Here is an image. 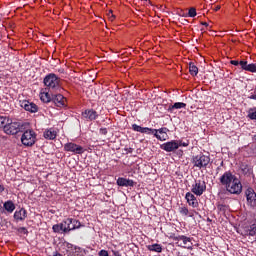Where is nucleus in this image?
I'll return each instance as SVG.
<instances>
[{
	"label": "nucleus",
	"instance_id": "obj_32",
	"mask_svg": "<svg viewBox=\"0 0 256 256\" xmlns=\"http://www.w3.org/2000/svg\"><path fill=\"white\" fill-rule=\"evenodd\" d=\"M66 248L70 249V251H75L76 253H78L79 250L81 249L79 246H75L69 242H66Z\"/></svg>",
	"mask_w": 256,
	"mask_h": 256
},
{
	"label": "nucleus",
	"instance_id": "obj_21",
	"mask_svg": "<svg viewBox=\"0 0 256 256\" xmlns=\"http://www.w3.org/2000/svg\"><path fill=\"white\" fill-rule=\"evenodd\" d=\"M232 176H233V172L229 170L224 172L223 175L219 178L220 185H222V187H225V185L229 182Z\"/></svg>",
	"mask_w": 256,
	"mask_h": 256
},
{
	"label": "nucleus",
	"instance_id": "obj_40",
	"mask_svg": "<svg viewBox=\"0 0 256 256\" xmlns=\"http://www.w3.org/2000/svg\"><path fill=\"white\" fill-rule=\"evenodd\" d=\"M98 256H109V252L107 250H100Z\"/></svg>",
	"mask_w": 256,
	"mask_h": 256
},
{
	"label": "nucleus",
	"instance_id": "obj_23",
	"mask_svg": "<svg viewBox=\"0 0 256 256\" xmlns=\"http://www.w3.org/2000/svg\"><path fill=\"white\" fill-rule=\"evenodd\" d=\"M148 251H152L154 253H162L163 252V246L161 244H151L146 246Z\"/></svg>",
	"mask_w": 256,
	"mask_h": 256
},
{
	"label": "nucleus",
	"instance_id": "obj_16",
	"mask_svg": "<svg viewBox=\"0 0 256 256\" xmlns=\"http://www.w3.org/2000/svg\"><path fill=\"white\" fill-rule=\"evenodd\" d=\"M83 119H86L87 121H95L97 117H99V113L93 109H86L82 112Z\"/></svg>",
	"mask_w": 256,
	"mask_h": 256
},
{
	"label": "nucleus",
	"instance_id": "obj_10",
	"mask_svg": "<svg viewBox=\"0 0 256 256\" xmlns=\"http://www.w3.org/2000/svg\"><path fill=\"white\" fill-rule=\"evenodd\" d=\"M246 205L251 209L256 207V192L253 188L249 187L245 190Z\"/></svg>",
	"mask_w": 256,
	"mask_h": 256
},
{
	"label": "nucleus",
	"instance_id": "obj_35",
	"mask_svg": "<svg viewBox=\"0 0 256 256\" xmlns=\"http://www.w3.org/2000/svg\"><path fill=\"white\" fill-rule=\"evenodd\" d=\"M246 69L249 70V73H256V63H251Z\"/></svg>",
	"mask_w": 256,
	"mask_h": 256
},
{
	"label": "nucleus",
	"instance_id": "obj_44",
	"mask_svg": "<svg viewBox=\"0 0 256 256\" xmlns=\"http://www.w3.org/2000/svg\"><path fill=\"white\" fill-rule=\"evenodd\" d=\"M3 191H5V186L0 184V193H3Z\"/></svg>",
	"mask_w": 256,
	"mask_h": 256
},
{
	"label": "nucleus",
	"instance_id": "obj_13",
	"mask_svg": "<svg viewBox=\"0 0 256 256\" xmlns=\"http://www.w3.org/2000/svg\"><path fill=\"white\" fill-rule=\"evenodd\" d=\"M20 106L22 107V109L28 111L29 113H37V111H39V107L37 106V104L29 100L20 101Z\"/></svg>",
	"mask_w": 256,
	"mask_h": 256
},
{
	"label": "nucleus",
	"instance_id": "obj_14",
	"mask_svg": "<svg viewBox=\"0 0 256 256\" xmlns=\"http://www.w3.org/2000/svg\"><path fill=\"white\" fill-rule=\"evenodd\" d=\"M133 131L137 133H145L146 135H154L157 133V129L149 128V127H141L137 124H132Z\"/></svg>",
	"mask_w": 256,
	"mask_h": 256
},
{
	"label": "nucleus",
	"instance_id": "obj_29",
	"mask_svg": "<svg viewBox=\"0 0 256 256\" xmlns=\"http://www.w3.org/2000/svg\"><path fill=\"white\" fill-rule=\"evenodd\" d=\"M182 17H197V9L195 7L189 8L188 13L183 14Z\"/></svg>",
	"mask_w": 256,
	"mask_h": 256
},
{
	"label": "nucleus",
	"instance_id": "obj_22",
	"mask_svg": "<svg viewBox=\"0 0 256 256\" xmlns=\"http://www.w3.org/2000/svg\"><path fill=\"white\" fill-rule=\"evenodd\" d=\"M14 219L16 221H25L27 219V210L25 208L20 209L14 213Z\"/></svg>",
	"mask_w": 256,
	"mask_h": 256
},
{
	"label": "nucleus",
	"instance_id": "obj_28",
	"mask_svg": "<svg viewBox=\"0 0 256 256\" xmlns=\"http://www.w3.org/2000/svg\"><path fill=\"white\" fill-rule=\"evenodd\" d=\"M187 107L186 103L183 102H176L173 105H170L168 111L173 112L174 109H185Z\"/></svg>",
	"mask_w": 256,
	"mask_h": 256
},
{
	"label": "nucleus",
	"instance_id": "obj_34",
	"mask_svg": "<svg viewBox=\"0 0 256 256\" xmlns=\"http://www.w3.org/2000/svg\"><path fill=\"white\" fill-rule=\"evenodd\" d=\"M178 149L179 147H189V140L183 142V140H177Z\"/></svg>",
	"mask_w": 256,
	"mask_h": 256
},
{
	"label": "nucleus",
	"instance_id": "obj_36",
	"mask_svg": "<svg viewBox=\"0 0 256 256\" xmlns=\"http://www.w3.org/2000/svg\"><path fill=\"white\" fill-rule=\"evenodd\" d=\"M18 233H21L22 235H29V230L25 227L18 228Z\"/></svg>",
	"mask_w": 256,
	"mask_h": 256
},
{
	"label": "nucleus",
	"instance_id": "obj_43",
	"mask_svg": "<svg viewBox=\"0 0 256 256\" xmlns=\"http://www.w3.org/2000/svg\"><path fill=\"white\" fill-rule=\"evenodd\" d=\"M127 154L133 153V148H125Z\"/></svg>",
	"mask_w": 256,
	"mask_h": 256
},
{
	"label": "nucleus",
	"instance_id": "obj_42",
	"mask_svg": "<svg viewBox=\"0 0 256 256\" xmlns=\"http://www.w3.org/2000/svg\"><path fill=\"white\" fill-rule=\"evenodd\" d=\"M248 99H252V100L256 101V89H255V94L248 96Z\"/></svg>",
	"mask_w": 256,
	"mask_h": 256
},
{
	"label": "nucleus",
	"instance_id": "obj_12",
	"mask_svg": "<svg viewBox=\"0 0 256 256\" xmlns=\"http://www.w3.org/2000/svg\"><path fill=\"white\" fill-rule=\"evenodd\" d=\"M160 149H162V151H166V153H173V151H177V149H179V144H177V140H171L161 144Z\"/></svg>",
	"mask_w": 256,
	"mask_h": 256
},
{
	"label": "nucleus",
	"instance_id": "obj_45",
	"mask_svg": "<svg viewBox=\"0 0 256 256\" xmlns=\"http://www.w3.org/2000/svg\"><path fill=\"white\" fill-rule=\"evenodd\" d=\"M53 256H63V255L56 251V252H53Z\"/></svg>",
	"mask_w": 256,
	"mask_h": 256
},
{
	"label": "nucleus",
	"instance_id": "obj_11",
	"mask_svg": "<svg viewBox=\"0 0 256 256\" xmlns=\"http://www.w3.org/2000/svg\"><path fill=\"white\" fill-rule=\"evenodd\" d=\"M64 151L74 153L75 155H83V153H85V149L82 146L73 142L66 143L64 145Z\"/></svg>",
	"mask_w": 256,
	"mask_h": 256
},
{
	"label": "nucleus",
	"instance_id": "obj_1",
	"mask_svg": "<svg viewBox=\"0 0 256 256\" xmlns=\"http://www.w3.org/2000/svg\"><path fill=\"white\" fill-rule=\"evenodd\" d=\"M75 229H81V222L75 218H67L61 223L52 226V231L59 235H67L71 231H75Z\"/></svg>",
	"mask_w": 256,
	"mask_h": 256
},
{
	"label": "nucleus",
	"instance_id": "obj_37",
	"mask_svg": "<svg viewBox=\"0 0 256 256\" xmlns=\"http://www.w3.org/2000/svg\"><path fill=\"white\" fill-rule=\"evenodd\" d=\"M236 179H237V177L235 176V174H232L230 180H228L227 184L224 186L225 189L228 188V187L231 185V183H232L234 180H236Z\"/></svg>",
	"mask_w": 256,
	"mask_h": 256
},
{
	"label": "nucleus",
	"instance_id": "obj_49",
	"mask_svg": "<svg viewBox=\"0 0 256 256\" xmlns=\"http://www.w3.org/2000/svg\"><path fill=\"white\" fill-rule=\"evenodd\" d=\"M1 208H2V206H1V204H0V210H1Z\"/></svg>",
	"mask_w": 256,
	"mask_h": 256
},
{
	"label": "nucleus",
	"instance_id": "obj_15",
	"mask_svg": "<svg viewBox=\"0 0 256 256\" xmlns=\"http://www.w3.org/2000/svg\"><path fill=\"white\" fill-rule=\"evenodd\" d=\"M157 132H155L154 137L158 139V141H167L169 139V128L167 127H162L159 129H156Z\"/></svg>",
	"mask_w": 256,
	"mask_h": 256
},
{
	"label": "nucleus",
	"instance_id": "obj_46",
	"mask_svg": "<svg viewBox=\"0 0 256 256\" xmlns=\"http://www.w3.org/2000/svg\"><path fill=\"white\" fill-rule=\"evenodd\" d=\"M201 25H203L204 27H209V23L207 22H201Z\"/></svg>",
	"mask_w": 256,
	"mask_h": 256
},
{
	"label": "nucleus",
	"instance_id": "obj_5",
	"mask_svg": "<svg viewBox=\"0 0 256 256\" xmlns=\"http://www.w3.org/2000/svg\"><path fill=\"white\" fill-rule=\"evenodd\" d=\"M37 141V134L33 130H26L21 136L22 145L25 147H33Z\"/></svg>",
	"mask_w": 256,
	"mask_h": 256
},
{
	"label": "nucleus",
	"instance_id": "obj_39",
	"mask_svg": "<svg viewBox=\"0 0 256 256\" xmlns=\"http://www.w3.org/2000/svg\"><path fill=\"white\" fill-rule=\"evenodd\" d=\"M107 15L110 21H115V15L113 14V10H109Z\"/></svg>",
	"mask_w": 256,
	"mask_h": 256
},
{
	"label": "nucleus",
	"instance_id": "obj_41",
	"mask_svg": "<svg viewBox=\"0 0 256 256\" xmlns=\"http://www.w3.org/2000/svg\"><path fill=\"white\" fill-rule=\"evenodd\" d=\"M99 133L100 135H107L108 133L107 128H100Z\"/></svg>",
	"mask_w": 256,
	"mask_h": 256
},
{
	"label": "nucleus",
	"instance_id": "obj_18",
	"mask_svg": "<svg viewBox=\"0 0 256 256\" xmlns=\"http://www.w3.org/2000/svg\"><path fill=\"white\" fill-rule=\"evenodd\" d=\"M185 199L190 207H193L194 209H196V207H199V202L197 201V197H195V194L187 192L185 195Z\"/></svg>",
	"mask_w": 256,
	"mask_h": 256
},
{
	"label": "nucleus",
	"instance_id": "obj_38",
	"mask_svg": "<svg viewBox=\"0 0 256 256\" xmlns=\"http://www.w3.org/2000/svg\"><path fill=\"white\" fill-rule=\"evenodd\" d=\"M7 121V116H0V128L3 127Z\"/></svg>",
	"mask_w": 256,
	"mask_h": 256
},
{
	"label": "nucleus",
	"instance_id": "obj_30",
	"mask_svg": "<svg viewBox=\"0 0 256 256\" xmlns=\"http://www.w3.org/2000/svg\"><path fill=\"white\" fill-rule=\"evenodd\" d=\"M248 119H251V121H256V107L248 110Z\"/></svg>",
	"mask_w": 256,
	"mask_h": 256
},
{
	"label": "nucleus",
	"instance_id": "obj_33",
	"mask_svg": "<svg viewBox=\"0 0 256 256\" xmlns=\"http://www.w3.org/2000/svg\"><path fill=\"white\" fill-rule=\"evenodd\" d=\"M179 214L187 217L189 215V209L187 207H179Z\"/></svg>",
	"mask_w": 256,
	"mask_h": 256
},
{
	"label": "nucleus",
	"instance_id": "obj_3",
	"mask_svg": "<svg viewBox=\"0 0 256 256\" xmlns=\"http://www.w3.org/2000/svg\"><path fill=\"white\" fill-rule=\"evenodd\" d=\"M209 163H211V157L203 153L192 157V165L196 167V169H207Z\"/></svg>",
	"mask_w": 256,
	"mask_h": 256
},
{
	"label": "nucleus",
	"instance_id": "obj_7",
	"mask_svg": "<svg viewBox=\"0 0 256 256\" xmlns=\"http://www.w3.org/2000/svg\"><path fill=\"white\" fill-rule=\"evenodd\" d=\"M230 195H241L243 193V184L239 178L233 180V182L225 188Z\"/></svg>",
	"mask_w": 256,
	"mask_h": 256
},
{
	"label": "nucleus",
	"instance_id": "obj_2",
	"mask_svg": "<svg viewBox=\"0 0 256 256\" xmlns=\"http://www.w3.org/2000/svg\"><path fill=\"white\" fill-rule=\"evenodd\" d=\"M45 91L48 93H63L64 89L61 85V78L55 73L47 74L43 79Z\"/></svg>",
	"mask_w": 256,
	"mask_h": 256
},
{
	"label": "nucleus",
	"instance_id": "obj_26",
	"mask_svg": "<svg viewBox=\"0 0 256 256\" xmlns=\"http://www.w3.org/2000/svg\"><path fill=\"white\" fill-rule=\"evenodd\" d=\"M189 73L192 77H197L199 74V68L193 62L189 63Z\"/></svg>",
	"mask_w": 256,
	"mask_h": 256
},
{
	"label": "nucleus",
	"instance_id": "obj_20",
	"mask_svg": "<svg viewBox=\"0 0 256 256\" xmlns=\"http://www.w3.org/2000/svg\"><path fill=\"white\" fill-rule=\"evenodd\" d=\"M240 171L245 177H251V175H253V166L249 164H241Z\"/></svg>",
	"mask_w": 256,
	"mask_h": 256
},
{
	"label": "nucleus",
	"instance_id": "obj_48",
	"mask_svg": "<svg viewBox=\"0 0 256 256\" xmlns=\"http://www.w3.org/2000/svg\"><path fill=\"white\" fill-rule=\"evenodd\" d=\"M219 9H221V6L216 7V11H219Z\"/></svg>",
	"mask_w": 256,
	"mask_h": 256
},
{
	"label": "nucleus",
	"instance_id": "obj_24",
	"mask_svg": "<svg viewBox=\"0 0 256 256\" xmlns=\"http://www.w3.org/2000/svg\"><path fill=\"white\" fill-rule=\"evenodd\" d=\"M43 135L44 139H49L50 141H53V139L57 138V132L52 129L46 130Z\"/></svg>",
	"mask_w": 256,
	"mask_h": 256
},
{
	"label": "nucleus",
	"instance_id": "obj_6",
	"mask_svg": "<svg viewBox=\"0 0 256 256\" xmlns=\"http://www.w3.org/2000/svg\"><path fill=\"white\" fill-rule=\"evenodd\" d=\"M8 121L2 126L4 129V133L6 135H17L21 131V124L19 122H9V118H7Z\"/></svg>",
	"mask_w": 256,
	"mask_h": 256
},
{
	"label": "nucleus",
	"instance_id": "obj_19",
	"mask_svg": "<svg viewBox=\"0 0 256 256\" xmlns=\"http://www.w3.org/2000/svg\"><path fill=\"white\" fill-rule=\"evenodd\" d=\"M230 64L234 65L235 67H239V65H240L242 71H248L249 72L248 67L250 66V64L246 60H241V61L231 60Z\"/></svg>",
	"mask_w": 256,
	"mask_h": 256
},
{
	"label": "nucleus",
	"instance_id": "obj_9",
	"mask_svg": "<svg viewBox=\"0 0 256 256\" xmlns=\"http://www.w3.org/2000/svg\"><path fill=\"white\" fill-rule=\"evenodd\" d=\"M62 93L63 92L50 94L52 95V103L60 109L67 107V98H65Z\"/></svg>",
	"mask_w": 256,
	"mask_h": 256
},
{
	"label": "nucleus",
	"instance_id": "obj_25",
	"mask_svg": "<svg viewBox=\"0 0 256 256\" xmlns=\"http://www.w3.org/2000/svg\"><path fill=\"white\" fill-rule=\"evenodd\" d=\"M3 207L7 213H13L15 211V203L13 201L8 200L3 204Z\"/></svg>",
	"mask_w": 256,
	"mask_h": 256
},
{
	"label": "nucleus",
	"instance_id": "obj_31",
	"mask_svg": "<svg viewBox=\"0 0 256 256\" xmlns=\"http://www.w3.org/2000/svg\"><path fill=\"white\" fill-rule=\"evenodd\" d=\"M217 209L220 213H227V211H229V205H227V204H218Z\"/></svg>",
	"mask_w": 256,
	"mask_h": 256
},
{
	"label": "nucleus",
	"instance_id": "obj_47",
	"mask_svg": "<svg viewBox=\"0 0 256 256\" xmlns=\"http://www.w3.org/2000/svg\"><path fill=\"white\" fill-rule=\"evenodd\" d=\"M144 1H148L149 5H153V3L151 2V0H144Z\"/></svg>",
	"mask_w": 256,
	"mask_h": 256
},
{
	"label": "nucleus",
	"instance_id": "obj_8",
	"mask_svg": "<svg viewBox=\"0 0 256 256\" xmlns=\"http://www.w3.org/2000/svg\"><path fill=\"white\" fill-rule=\"evenodd\" d=\"M205 191H207V184L204 180H196L192 185L191 192L197 195V197H201Z\"/></svg>",
	"mask_w": 256,
	"mask_h": 256
},
{
	"label": "nucleus",
	"instance_id": "obj_17",
	"mask_svg": "<svg viewBox=\"0 0 256 256\" xmlns=\"http://www.w3.org/2000/svg\"><path fill=\"white\" fill-rule=\"evenodd\" d=\"M116 184L118 185V187H135V185H137V183L132 179H127L123 177H119L116 181Z\"/></svg>",
	"mask_w": 256,
	"mask_h": 256
},
{
	"label": "nucleus",
	"instance_id": "obj_4",
	"mask_svg": "<svg viewBox=\"0 0 256 256\" xmlns=\"http://www.w3.org/2000/svg\"><path fill=\"white\" fill-rule=\"evenodd\" d=\"M170 239H173L178 247H182L183 249H193V242H191L190 237L185 235L176 236L173 234L170 236Z\"/></svg>",
	"mask_w": 256,
	"mask_h": 256
},
{
	"label": "nucleus",
	"instance_id": "obj_27",
	"mask_svg": "<svg viewBox=\"0 0 256 256\" xmlns=\"http://www.w3.org/2000/svg\"><path fill=\"white\" fill-rule=\"evenodd\" d=\"M40 99L43 103H51L53 101V95H51V92L46 91L41 95Z\"/></svg>",
	"mask_w": 256,
	"mask_h": 256
}]
</instances>
